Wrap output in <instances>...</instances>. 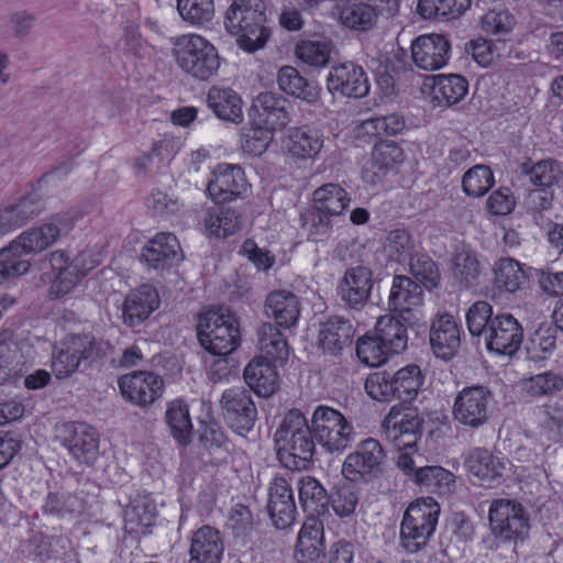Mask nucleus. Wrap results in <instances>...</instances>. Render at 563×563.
I'll return each mask as SVG.
<instances>
[{
    "instance_id": "c85d7f7f",
    "label": "nucleus",
    "mask_w": 563,
    "mask_h": 563,
    "mask_svg": "<svg viewBox=\"0 0 563 563\" xmlns=\"http://www.w3.org/2000/svg\"><path fill=\"white\" fill-rule=\"evenodd\" d=\"M265 314L275 320L277 325L289 329L294 327L300 316V299L288 290L271 292L265 300Z\"/></svg>"
},
{
    "instance_id": "2f4dec72",
    "label": "nucleus",
    "mask_w": 563,
    "mask_h": 563,
    "mask_svg": "<svg viewBox=\"0 0 563 563\" xmlns=\"http://www.w3.org/2000/svg\"><path fill=\"white\" fill-rule=\"evenodd\" d=\"M464 466L479 481L492 483L501 477L505 462L485 448H475L466 454Z\"/></svg>"
},
{
    "instance_id": "e2e57ef3",
    "label": "nucleus",
    "mask_w": 563,
    "mask_h": 563,
    "mask_svg": "<svg viewBox=\"0 0 563 563\" xmlns=\"http://www.w3.org/2000/svg\"><path fill=\"white\" fill-rule=\"evenodd\" d=\"M180 16L191 24H203L214 15L213 0H177Z\"/></svg>"
},
{
    "instance_id": "ddd939ff",
    "label": "nucleus",
    "mask_w": 563,
    "mask_h": 563,
    "mask_svg": "<svg viewBox=\"0 0 563 563\" xmlns=\"http://www.w3.org/2000/svg\"><path fill=\"white\" fill-rule=\"evenodd\" d=\"M227 424L239 435L246 437L254 428L257 410L250 390L240 386L223 391L220 400Z\"/></svg>"
},
{
    "instance_id": "4c0bfd02",
    "label": "nucleus",
    "mask_w": 563,
    "mask_h": 563,
    "mask_svg": "<svg viewBox=\"0 0 563 563\" xmlns=\"http://www.w3.org/2000/svg\"><path fill=\"white\" fill-rule=\"evenodd\" d=\"M375 335L390 354H398L407 349L408 335L406 327L394 316L385 314L378 318Z\"/></svg>"
},
{
    "instance_id": "c9c22d12",
    "label": "nucleus",
    "mask_w": 563,
    "mask_h": 563,
    "mask_svg": "<svg viewBox=\"0 0 563 563\" xmlns=\"http://www.w3.org/2000/svg\"><path fill=\"white\" fill-rule=\"evenodd\" d=\"M413 483L428 493L443 496L453 492L455 476L442 466L423 465L413 473Z\"/></svg>"
},
{
    "instance_id": "393cba45",
    "label": "nucleus",
    "mask_w": 563,
    "mask_h": 563,
    "mask_svg": "<svg viewBox=\"0 0 563 563\" xmlns=\"http://www.w3.org/2000/svg\"><path fill=\"white\" fill-rule=\"evenodd\" d=\"M355 329L350 320L342 317H330L321 324L318 343L323 353L338 356L345 349L351 346Z\"/></svg>"
},
{
    "instance_id": "680f3d73",
    "label": "nucleus",
    "mask_w": 563,
    "mask_h": 563,
    "mask_svg": "<svg viewBox=\"0 0 563 563\" xmlns=\"http://www.w3.org/2000/svg\"><path fill=\"white\" fill-rule=\"evenodd\" d=\"M329 214L319 210L312 205L300 216L301 227L312 241H320L327 236L332 229V221Z\"/></svg>"
},
{
    "instance_id": "69168bd1",
    "label": "nucleus",
    "mask_w": 563,
    "mask_h": 563,
    "mask_svg": "<svg viewBox=\"0 0 563 563\" xmlns=\"http://www.w3.org/2000/svg\"><path fill=\"white\" fill-rule=\"evenodd\" d=\"M523 389L532 397L552 395L563 389V377L554 372H544L523 380Z\"/></svg>"
},
{
    "instance_id": "6e6d98bb",
    "label": "nucleus",
    "mask_w": 563,
    "mask_h": 563,
    "mask_svg": "<svg viewBox=\"0 0 563 563\" xmlns=\"http://www.w3.org/2000/svg\"><path fill=\"white\" fill-rule=\"evenodd\" d=\"M409 271L427 289L440 285L441 274L437 263L427 254L417 253L409 260Z\"/></svg>"
},
{
    "instance_id": "37998d69",
    "label": "nucleus",
    "mask_w": 563,
    "mask_h": 563,
    "mask_svg": "<svg viewBox=\"0 0 563 563\" xmlns=\"http://www.w3.org/2000/svg\"><path fill=\"white\" fill-rule=\"evenodd\" d=\"M277 82L284 92L307 102H313L319 97L318 86L302 77L295 67H282L278 71Z\"/></svg>"
},
{
    "instance_id": "338daca9",
    "label": "nucleus",
    "mask_w": 563,
    "mask_h": 563,
    "mask_svg": "<svg viewBox=\"0 0 563 563\" xmlns=\"http://www.w3.org/2000/svg\"><path fill=\"white\" fill-rule=\"evenodd\" d=\"M493 307L483 300L474 302L466 312V324L473 336H485L490 320L494 319Z\"/></svg>"
},
{
    "instance_id": "49530a36",
    "label": "nucleus",
    "mask_w": 563,
    "mask_h": 563,
    "mask_svg": "<svg viewBox=\"0 0 563 563\" xmlns=\"http://www.w3.org/2000/svg\"><path fill=\"white\" fill-rule=\"evenodd\" d=\"M396 399L402 402H410L413 400L421 386L423 385L424 377L418 365L410 364L397 372L393 373Z\"/></svg>"
},
{
    "instance_id": "13d9d810",
    "label": "nucleus",
    "mask_w": 563,
    "mask_h": 563,
    "mask_svg": "<svg viewBox=\"0 0 563 563\" xmlns=\"http://www.w3.org/2000/svg\"><path fill=\"white\" fill-rule=\"evenodd\" d=\"M495 279L499 288L515 292L525 283L526 276L519 262L514 258H501L496 264Z\"/></svg>"
},
{
    "instance_id": "9b49d317",
    "label": "nucleus",
    "mask_w": 563,
    "mask_h": 563,
    "mask_svg": "<svg viewBox=\"0 0 563 563\" xmlns=\"http://www.w3.org/2000/svg\"><path fill=\"white\" fill-rule=\"evenodd\" d=\"M109 344L93 336H75L67 344L53 353L52 369L57 378H64L77 371L81 361L96 360L107 354Z\"/></svg>"
},
{
    "instance_id": "603ef678",
    "label": "nucleus",
    "mask_w": 563,
    "mask_h": 563,
    "mask_svg": "<svg viewBox=\"0 0 563 563\" xmlns=\"http://www.w3.org/2000/svg\"><path fill=\"white\" fill-rule=\"evenodd\" d=\"M522 173L529 177L533 185L549 189L563 179V166L555 159H543L528 167L522 165Z\"/></svg>"
},
{
    "instance_id": "bb28decb",
    "label": "nucleus",
    "mask_w": 563,
    "mask_h": 563,
    "mask_svg": "<svg viewBox=\"0 0 563 563\" xmlns=\"http://www.w3.org/2000/svg\"><path fill=\"white\" fill-rule=\"evenodd\" d=\"M224 544L218 529L203 526L191 538L189 563H221Z\"/></svg>"
},
{
    "instance_id": "e433bc0d",
    "label": "nucleus",
    "mask_w": 563,
    "mask_h": 563,
    "mask_svg": "<svg viewBox=\"0 0 563 563\" xmlns=\"http://www.w3.org/2000/svg\"><path fill=\"white\" fill-rule=\"evenodd\" d=\"M287 99L278 93L261 92L253 101V109L263 124L282 128L288 122Z\"/></svg>"
},
{
    "instance_id": "dca6fc26",
    "label": "nucleus",
    "mask_w": 563,
    "mask_h": 563,
    "mask_svg": "<svg viewBox=\"0 0 563 563\" xmlns=\"http://www.w3.org/2000/svg\"><path fill=\"white\" fill-rule=\"evenodd\" d=\"M327 89L333 96L361 99L369 92V81L363 67L345 62L331 67L327 77Z\"/></svg>"
},
{
    "instance_id": "0eeeda50",
    "label": "nucleus",
    "mask_w": 563,
    "mask_h": 563,
    "mask_svg": "<svg viewBox=\"0 0 563 563\" xmlns=\"http://www.w3.org/2000/svg\"><path fill=\"white\" fill-rule=\"evenodd\" d=\"M488 521L492 534L500 543L523 540L530 529L527 510L514 499H494L489 506Z\"/></svg>"
},
{
    "instance_id": "79ce46f5",
    "label": "nucleus",
    "mask_w": 563,
    "mask_h": 563,
    "mask_svg": "<svg viewBox=\"0 0 563 563\" xmlns=\"http://www.w3.org/2000/svg\"><path fill=\"white\" fill-rule=\"evenodd\" d=\"M432 97L439 104L453 106L467 93L468 82L460 75H438L433 78Z\"/></svg>"
},
{
    "instance_id": "c03bdc74",
    "label": "nucleus",
    "mask_w": 563,
    "mask_h": 563,
    "mask_svg": "<svg viewBox=\"0 0 563 563\" xmlns=\"http://www.w3.org/2000/svg\"><path fill=\"white\" fill-rule=\"evenodd\" d=\"M156 507L147 497H139L132 500L124 509V527L131 533L143 532L155 521Z\"/></svg>"
},
{
    "instance_id": "9d476101",
    "label": "nucleus",
    "mask_w": 563,
    "mask_h": 563,
    "mask_svg": "<svg viewBox=\"0 0 563 563\" xmlns=\"http://www.w3.org/2000/svg\"><path fill=\"white\" fill-rule=\"evenodd\" d=\"M48 262L55 274L49 288L54 298L69 294L96 266L90 254L80 253L69 260L65 251L52 252Z\"/></svg>"
},
{
    "instance_id": "f3484780",
    "label": "nucleus",
    "mask_w": 563,
    "mask_h": 563,
    "mask_svg": "<svg viewBox=\"0 0 563 563\" xmlns=\"http://www.w3.org/2000/svg\"><path fill=\"white\" fill-rule=\"evenodd\" d=\"M62 444L80 463L92 465L99 456V434L82 422H69L60 428Z\"/></svg>"
},
{
    "instance_id": "f03ea898",
    "label": "nucleus",
    "mask_w": 563,
    "mask_h": 563,
    "mask_svg": "<svg viewBox=\"0 0 563 563\" xmlns=\"http://www.w3.org/2000/svg\"><path fill=\"white\" fill-rule=\"evenodd\" d=\"M313 435L306 417L298 409L289 410L274 434L282 465L290 471L306 470L316 451Z\"/></svg>"
},
{
    "instance_id": "774afa93",
    "label": "nucleus",
    "mask_w": 563,
    "mask_h": 563,
    "mask_svg": "<svg viewBox=\"0 0 563 563\" xmlns=\"http://www.w3.org/2000/svg\"><path fill=\"white\" fill-rule=\"evenodd\" d=\"M413 241L406 230L396 229L388 233L385 242V251L388 256L398 263L410 258L413 250Z\"/></svg>"
},
{
    "instance_id": "f704fd0d",
    "label": "nucleus",
    "mask_w": 563,
    "mask_h": 563,
    "mask_svg": "<svg viewBox=\"0 0 563 563\" xmlns=\"http://www.w3.org/2000/svg\"><path fill=\"white\" fill-rule=\"evenodd\" d=\"M260 357L271 364H283L288 360L289 346L282 332L272 323H263L258 331Z\"/></svg>"
},
{
    "instance_id": "3c124183",
    "label": "nucleus",
    "mask_w": 563,
    "mask_h": 563,
    "mask_svg": "<svg viewBox=\"0 0 563 563\" xmlns=\"http://www.w3.org/2000/svg\"><path fill=\"white\" fill-rule=\"evenodd\" d=\"M166 422L172 435L178 443L188 444L191 441L192 424L188 406L184 401L174 400L169 402L166 411Z\"/></svg>"
},
{
    "instance_id": "a878e982",
    "label": "nucleus",
    "mask_w": 563,
    "mask_h": 563,
    "mask_svg": "<svg viewBox=\"0 0 563 563\" xmlns=\"http://www.w3.org/2000/svg\"><path fill=\"white\" fill-rule=\"evenodd\" d=\"M44 209L37 192L23 196L18 202L0 208V236L24 225Z\"/></svg>"
},
{
    "instance_id": "aec40b11",
    "label": "nucleus",
    "mask_w": 563,
    "mask_h": 563,
    "mask_svg": "<svg viewBox=\"0 0 563 563\" xmlns=\"http://www.w3.org/2000/svg\"><path fill=\"white\" fill-rule=\"evenodd\" d=\"M140 260L148 269L157 273L167 271L183 261L179 241L172 233H157L142 249Z\"/></svg>"
},
{
    "instance_id": "7ed1b4c3",
    "label": "nucleus",
    "mask_w": 563,
    "mask_h": 563,
    "mask_svg": "<svg viewBox=\"0 0 563 563\" xmlns=\"http://www.w3.org/2000/svg\"><path fill=\"white\" fill-rule=\"evenodd\" d=\"M263 0H233L224 15L225 30L245 52L253 53L266 44L269 30L265 26Z\"/></svg>"
},
{
    "instance_id": "72a5a7b5",
    "label": "nucleus",
    "mask_w": 563,
    "mask_h": 563,
    "mask_svg": "<svg viewBox=\"0 0 563 563\" xmlns=\"http://www.w3.org/2000/svg\"><path fill=\"white\" fill-rule=\"evenodd\" d=\"M276 365L261 358H254L244 368V380L258 396L269 397L277 387Z\"/></svg>"
},
{
    "instance_id": "bf43d9fd",
    "label": "nucleus",
    "mask_w": 563,
    "mask_h": 563,
    "mask_svg": "<svg viewBox=\"0 0 563 563\" xmlns=\"http://www.w3.org/2000/svg\"><path fill=\"white\" fill-rule=\"evenodd\" d=\"M494 175L488 166L475 165L463 176L462 186L467 196L482 197L494 185Z\"/></svg>"
},
{
    "instance_id": "f257e3e1",
    "label": "nucleus",
    "mask_w": 563,
    "mask_h": 563,
    "mask_svg": "<svg viewBox=\"0 0 563 563\" xmlns=\"http://www.w3.org/2000/svg\"><path fill=\"white\" fill-rule=\"evenodd\" d=\"M76 217L73 212L57 213L47 222L29 229L8 247L0 251V285L10 278L25 274L30 262L24 255L40 253L53 245L62 235H66L74 228Z\"/></svg>"
},
{
    "instance_id": "b1692460",
    "label": "nucleus",
    "mask_w": 563,
    "mask_h": 563,
    "mask_svg": "<svg viewBox=\"0 0 563 563\" xmlns=\"http://www.w3.org/2000/svg\"><path fill=\"white\" fill-rule=\"evenodd\" d=\"M423 290L412 278L395 275L391 282L387 306L389 311L398 312L404 319L422 305Z\"/></svg>"
},
{
    "instance_id": "8fccbe9b",
    "label": "nucleus",
    "mask_w": 563,
    "mask_h": 563,
    "mask_svg": "<svg viewBox=\"0 0 563 563\" xmlns=\"http://www.w3.org/2000/svg\"><path fill=\"white\" fill-rule=\"evenodd\" d=\"M471 0H419L417 12L423 19H456L471 7Z\"/></svg>"
},
{
    "instance_id": "39448f33",
    "label": "nucleus",
    "mask_w": 563,
    "mask_h": 563,
    "mask_svg": "<svg viewBox=\"0 0 563 563\" xmlns=\"http://www.w3.org/2000/svg\"><path fill=\"white\" fill-rule=\"evenodd\" d=\"M198 339L211 354L227 356L240 345V330L228 308L209 309L199 319Z\"/></svg>"
},
{
    "instance_id": "09e8293b",
    "label": "nucleus",
    "mask_w": 563,
    "mask_h": 563,
    "mask_svg": "<svg viewBox=\"0 0 563 563\" xmlns=\"http://www.w3.org/2000/svg\"><path fill=\"white\" fill-rule=\"evenodd\" d=\"M452 264L453 277L463 287L470 288L477 284L482 269L474 251L463 247L454 254Z\"/></svg>"
},
{
    "instance_id": "1a4fd4ad",
    "label": "nucleus",
    "mask_w": 563,
    "mask_h": 563,
    "mask_svg": "<svg viewBox=\"0 0 563 563\" xmlns=\"http://www.w3.org/2000/svg\"><path fill=\"white\" fill-rule=\"evenodd\" d=\"M311 423L317 441L329 453H342L353 439L352 423L331 407L318 406Z\"/></svg>"
},
{
    "instance_id": "f8f14e48",
    "label": "nucleus",
    "mask_w": 563,
    "mask_h": 563,
    "mask_svg": "<svg viewBox=\"0 0 563 563\" xmlns=\"http://www.w3.org/2000/svg\"><path fill=\"white\" fill-rule=\"evenodd\" d=\"M385 457L382 444L376 439L367 438L345 457L342 473L351 482L371 481L382 473Z\"/></svg>"
},
{
    "instance_id": "4be33fe9",
    "label": "nucleus",
    "mask_w": 563,
    "mask_h": 563,
    "mask_svg": "<svg viewBox=\"0 0 563 563\" xmlns=\"http://www.w3.org/2000/svg\"><path fill=\"white\" fill-rule=\"evenodd\" d=\"M269 517L277 529L290 527L297 515L294 492L284 477L275 476L268 488Z\"/></svg>"
},
{
    "instance_id": "7c9ffc66",
    "label": "nucleus",
    "mask_w": 563,
    "mask_h": 563,
    "mask_svg": "<svg viewBox=\"0 0 563 563\" xmlns=\"http://www.w3.org/2000/svg\"><path fill=\"white\" fill-rule=\"evenodd\" d=\"M30 350L27 343L14 341L11 333L0 334V385L21 372L26 363L25 352Z\"/></svg>"
},
{
    "instance_id": "58836bf2",
    "label": "nucleus",
    "mask_w": 563,
    "mask_h": 563,
    "mask_svg": "<svg viewBox=\"0 0 563 563\" xmlns=\"http://www.w3.org/2000/svg\"><path fill=\"white\" fill-rule=\"evenodd\" d=\"M203 222L206 231L210 235L225 239L240 229L241 213L235 208L216 205V207L208 210Z\"/></svg>"
},
{
    "instance_id": "a19ab883",
    "label": "nucleus",
    "mask_w": 563,
    "mask_h": 563,
    "mask_svg": "<svg viewBox=\"0 0 563 563\" xmlns=\"http://www.w3.org/2000/svg\"><path fill=\"white\" fill-rule=\"evenodd\" d=\"M207 103L214 114L222 120L238 122L242 118V100L230 88H210Z\"/></svg>"
},
{
    "instance_id": "de8ad7c7",
    "label": "nucleus",
    "mask_w": 563,
    "mask_h": 563,
    "mask_svg": "<svg viewBox=\"0 0 563 563\" xmlns=\"http://www.w3.org/2000/svg\"><path fill=\"white\" fill-rule=\"evenodd\" d=\"M349 202L346 191L336 184H325L313 192V206L330 217L342 214Z\"/></svg>"
},
{
    "instance_id": "cd10ccee",
    "label": "nucleus",
    "mask_w": 563,
    "mask_h": 563,
    "mask_svg": "<svg viewBox=\"0 0 563 563\" xmlns=\"http://www.w3.org/2000/svg\"><path fill=\"white\" fill-rule=\"evenodd\" d=\"M159 297L156 289L143 285L132 291L124 300L122 307L123 321L129 327H135L146 320L158 308Z\"/></svg>"
},
{
    "instance_id": "412c9836",
    "label": "nucleus",
    "mask_w": 563,
    "mask_h": 563,
    "mask_svg": "<svg viewBox=\"0 0 563 563\" xmlns=\"http://www.w3.org/2000/svg\"><path fill=\"white\" fill-rule=\"evenodd\" d=\"M246 179L239 165L220 164L212 173L207 191L216 205L236 200L246 189Z\"/></svg>"
},
{
    "instance_id": "c756f323",
    "label": "nucleus",
    "mask_w": 563,
    "mask_h": 563,
    "mask_svg": "<svg viewBox=\"0 0 563 563\" xmlns=\"http://www.w3.org/2000/svg\"><path fill=\"white\" fill-rule=\"evenodd\" d=\"M341 24L352 31L365 33L377 22L374 5L360 0H340L335 5Z\"/></svg>"
},
{
    "instance_id": "6e6552de",
    "label": "nucleus",
    "mask_w": 563,
    "mask_h": 563,
    "mask_svg": "<svg viewBox=\"0 0 563 563\" xmlns=\"http://www.w3.org/2000/svg\"><path fill=\"white\" fill-rule=\"evenodd\" d=\"M495 402L494 393L488 386H466L454 398L453 419L465 428L479 429L489 421Z\"/></svg>"
},
{
    "instance_id": "20e7f679",
    "label": "nucleus",
    "mask_w": 563,
    "mask_h": 563,
    "mask_svg": "<svg viewBox=\"0 0 563 563\" xmlns=\"http://www.w3.org/2000/svg\"><path fill=\"white\" fill-rule=\"evenodd\" d=\"M440 506L432 497L419 498L406 509L400 523V545L410 554L423 550L435 531Z\"/></svg>"
},
{
    "instance_id": "6ab92c4d",
    "label": "nucleus",
    "mask_w": 563,
    "mask_h": 563,
    "mask_svg": "<svg viewBox=\"0 0 563 563\" xmlns=\"http://www.w3.org/2000/svg\"><path fill=\"white\" fill-rule=\"evenodd\" d=\"M451 44L443 34L430 33L416 37L411 43V57L417 67L433 71L450 59Z\"/></svg>"
},
{
    "instance_id": "473e14b6",
    "label": "nucleus",
    "mask_w": 563,
    "mask_h": 563,
    "mask_svg": "<svg viewBox=\"0 0 563 563\" xmlns=\"http://www.w3.org/2000/svg\"><path fill=\"white\" fill-rule=\"evenodd\" d=\"M402 150L394 142L376 144L372 152L371 168L363 172V178L372 184L380 181L386 173L402 162Z\"/></svg>"
},
{
    "instance_id": "052dcab7",
    "label": "nucleus",
    "mask_w": 563,
    "mask_h": 563,
    "mask_svg": "<svg viewBox=\"0 0 563 563\" xmlns=\"http://www.w3.org/2000/svg\"><path fill=\"white\" fill-rule=\"evenodd\" d=\"M367 395L377 401L389 402L396 399L393 373L378 371L369 374L364 384Z\"/></svg>"
},
{
    "instance_id": "5701e85b",
    "label": "nucleus",
    "mask_w": 563,
    "mask_h": 563,
    "mask_svg": "<svg viewBox=\"0 0 563 563\" xmlns=\"http://www.w3.org/2000/svg\"><path fill=\"white\" fill-rule=\"evenodd\" d=\"M430 344L434 355L444 361L451 360L461 346V330L451 314H442L433 320L430 329Z\"/></svg>"
},
{
    "instance_id": "4468645a",
    "label": "nucleus",
    "mask_w": 563,
    "mask_h": 563,
    "mask_svg": "<svg viewBox=\"0 0 563 563\" xmlns=\"http://www.w3.org/2000/svg\"><path fill=\"white\" fill-rule=\"evenodd\" d=\"M484 341L488 351L512 356L522 344L523 329L512 314L499 313L490 320Z\"/></svg>"
},
{
    "instance_id": "864d4df0",
    "label": "nucleus",
    "mask_w": 563,
    "mask_h": 563,
    "mask_svg": "<svg viewBox=\"0 0 563 563\" xmlns=\"http://www.w3.org/2000/svg\"><path fill=\"white\" fill-rule=\"evenodd\" d=\"M556 327L548 323H542L531 334L527 343V353L532 361H540L547 358L556 345Z\"/></svg>"
},
{
    "instance_id": "5fc2aeb1",
    "label": "nucleus",
    "mask_w": 563,
    "mask_h": 563,
    "mask_svg": "<svg viewBox=\"0 0 563 563\" xmlns=\"http://www.w3.org/2000/svg\"><path fill=\"white\" fill-rule=\"evenodd\" d=\"M332 48V42L329 40L301 41L297 44L295 53L305 64L323 67L330 60Z\"/></svg>"
},
{
    "instance_id": "a18cd8bd",
    "label": "nucleus",
    "mask_w": 563,
    "mask_h": 563,
    "mask_svg": "<svg viewBox=\"0 0 563 563\" xmlns=\"http://www.w3.org/2000/svg\"><path fill=\"white\" fill-rule=\"evenodd\" d=\"M298 494L301 508L310 514H320L329 503L325 488L309 475L298 481Z\"/></svg>"
},
{
    "instance_id": "0e129e2a",
    "label": "nucleus",
    "mask_w": 563,
    "mask_h": 563,
    "mask_svg": "<svg viewBox=\"0 0 563 563\" xmlns=\"http://www.w3.org/2000/svg\"><path fill=\"white\" fill-rule=\"evenodd\" d=\"M377 339L374 333L358 339L356 343V355L358 360L373 367L380 366L388 360L389 355H391Z\"/></svg>"
},
{
    "instance_id": "a211bd4d",
    "label": "nucleus",
    "mask_w": 563,
    "mask_h": 563,
    "mask_svg": "<svg viewBox=\"0 0 563 563\" xmlns=\"http://www.w3.org/2000/svg\"><path fill=\"white\" fill-rule=\"evenodd\" d=\"M122 396L140 407H147L162 397L164 380L161 376L145 371L123 375L119 379Z\"/></svg>"
},
{
    "instance_id": "2eb2a0df",
    "label": "nucleus",
    "mask_w": 563,
    "mask_h": 563,
    "mask_svg": "<svg viewBox=\"0 0 563 563\" xmlns=\"http://www.w3.org/2000/svg\"><path fill=\"white\" fill-rule=\"evenodd\" d=\"M373 287V271L367 266L357 265L344 272L336 291L346 308L361 311L369 302Z\"/></svg>"
},
{
    "instance_id": "ea45409f",
    "label": "nucleus",
    "mask_w": 563,
    "mask_h": 563,
    "mask_svg": "<svg viewBox=\"0 0 563 563\" xmlns=\"http://www.w3.org/2000/svg\"><path fill=\"white\" fill-rule=\"evenodd\" d=\"M285 146L296 157L312 158L323 146L322 134L314 128H297L290 131Z\"/></svg>"
},
{
    "instance_id": "4d7b16f0",
    "label": "nucleus",
    "mask_w": 563,
    "mask_h": 563,
    "mask_svg": "<svg viewBox=\"0 0 563 563\" xmlns=\"http://www.w3.org/2000/svg\"><path fill=\"white\" fill-rule=\"evenodd\" d=\"M358 129L364 134L377 137L396 135L405 129V119L397 113L374 117L362 121Z\"/></svg>"
},
{
    "instance_id": "423d86ee",
    "label": "nucleus",
    "mask_w": 563,
    "mask_h": 563,
    "mask_svg": "<svg viewBox=\"0 0 563 563\" xmlns=\"http://www.w3.org/2000/svg\"><path fill=\"white\" fill-rule=\"evenodd\" d=\"M174 53L177 65L199 80H208L220 67L217 48L197 34L180 36L175 44Z\"/></svg>"
}]
</instances>
